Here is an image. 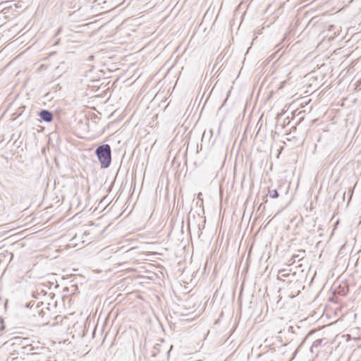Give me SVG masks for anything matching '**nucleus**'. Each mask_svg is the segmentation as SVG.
<instances>
[{
    "mask_svg": "<svg viewBox=\"0 0 361 361\" xmlns=\"http://www.w3.org/2000/svg\"><path fill=\"white\" fill-rule=\"evenodd\" d=\"M95 153L102 165V167H109L111 161V152L110 146L107 144L100 145L97 148Z\"/></svg>",
    "mask_w": 361,
    "mask_h": 361,
    "instance_id": "f257e3e1",
    "label": "nucleus"
},
{
    "mask_svg": "<svg viewBox=\"0 0 361 361\" xmlns=\"http://www.w3.org/2000/svg\"><path fill=\"white\" fill-rule=\"evenodd\" d=\"M12 341L13 345H18L22 349L27 350V348H28L29 350H32V348L28 344L29 338H27L15 337L12 338Z\"/></svg>",
    "mask_w": 361,
    "mask_h": 361,
    "instance_id": "f03ea898",
    "label": "nucleus"
},
{
    "mask_svg": "<svg viewBox=\"0 0 361 361\" xmlns=\"http://www.w3.org/2000/svg\"><path fill=\"white\" fill-rule=\"evenodd\" d=\"M39 116L42 120L46 122H50L53 119L52 114L47 110H42L39 113Z\"/></svg>",
    "mask_w": 361,
    "mask_h": 361,
    "instance_id": "7ed1b4c3",
    "label": "nucleus"
},
{
    "mask_svg": "<svg viewBox=\"0 0 361 361\" xmlns=\"http://www.w3.org/2000/svg\"><path fill=\"white\" fill-rule=\"evenodd\" d=\"M295 274H290L286 269H281L279 271L277 279L281 281H286V279H288L290 276H293Z\"/></svg>",
    "mask_w": 361,
    "mask_h": 361,
    "instance_id": "20e7f679",
    "label": "nucleus"
},
{
    "mask_svg": "<svg viewBox=\"0 0 361 361\" xmlns=\"http://www.w3.org/2000/svg\"><path fill=\"white\" fill-rule=\"evenodd\" d=\"M36 314H38L39 317H44L45 312L42 308H40V307L37 305L36 307V310L34 313L35 317L36 316Z\"/></svg>",
    "mask_w": 361,
    "mask_h": 361,
    "instance_id": "39448f33",
    "label": "nucleus"
},
{
    "mask_svg": "<svg viewBox=\"0 0 361 361\" xmlns=\"http://www.w3.org/2000/svg\"><path fill=\"white\" fill-rule=\"evenodd\" d=\"M322 339H317L316 341H314L311 346V352H313L314 350V348H318L319 346L321 345L322 344Z\"/></svg>",
    "mask_w": 361,
    "mask_h": 361,
    "instance_id": "423d86ee",
    "label": "nucleus"
},
{
    "mask_svg": "<svg viewBox=\"0 0 361 361\" xmlns=\"http://www.w3.org/2000/svg\"><path fill=\"white\" fill-rule=\"evenodd\" d=\"M269 194L272 198H276L279 197V193L276 190H269Z\"/></svg>",
    "mask_w": 361,
    "mask_h": 361,
    "instance_id": "0eeeda50",
    "label": "nucleus"
},
{
    "mask_svg": "<svg viewBox=\"0 0 361 361\" xmlns=\"http://www.w3.org/2000/svg\"><path fill=\"white\" fill-rule=\"evenodd\" d=\"M197 199L198 200H202V192H199L198 195H197Z\"/></svg>",
    "mask_w": 361,
    "mask_h": 361,
    "instance_id": "6e6552de",
    "label": "nucleus"
},
{
    "mask_svg": "<svg viewBox=\"0 0 361 361\" xmlns=\"http://www.w3.org/2000/svg\"><path fill=\"white\" fill-rule=\"evenodd\" d=\"M276 330L278 331V333H279V334L282 332V329H279V330L276 329Z\"/></svg>",
    "mask_w": 361,
    "mask_h": 361,
    "instance_id": "1a4fd4ad",
    "label": "nucleus"
}]
</instances>
